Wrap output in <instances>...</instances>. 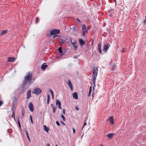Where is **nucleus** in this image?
<instances>
[{
  "instance_id": "4be33fe9",
  "label": "nucleus",
  "mask_w": 146,
  "mask_h": 146,
  "mask_svg": "<svg viewBox=\"0 0 146 146\" xmlns=\"http://www.w3.org/2000/svg\"><path fill=\"white\" fill-rule=\"evenodd\" d=\"M7 31L8 30H3L1 34V35H5Z\"/></svg>"
},
{
  "instance_id": "393cba45",
  "label": "nucleus",
  "mask_w": 146,
  "mask_h": 146,
  "mask_svg": "<svg viewBox=\"0 0 146 146\" xmlns=\"http://www.w3.org/2000/svg\"><path fill=\"white\" fill-rule=\"evenodd\" d=\"M56 106L61 105V103L60 101L58 100H56Z\"/></svg>"
},
{
  "instance_id": "c9c22d12",
  "label": "nucleus",
  "mask_w": 146,
  "mask_h": 146,
  "mask_svg": "<svg viewBox=\"0 0 146 146\" xmlns=\"http://www.w3.org/2000/svg\"><path fill=\"white\" fill-rule=\"evenodd\" d=\"M56 125L58 126H59L60 125V123H59V122H58V121H56Z\"/></svg>"
},
{
  "instance_id": "ea45409f",
  "label": "nucleus",
  "mask_w": 146,
  "mask_h": 146,
  "mask_svg": "<svg viewBox=\"0 0 146 146\" xmlns=\"http://www.w3.org/2000/svg\"><path fill=\"white\" fill-rule=\"evenodd\" d=\"M25 113V111H22V116H23L24 115V114Z\"/></svg>"
},
{
  "instance_id": "052dcab7",
  "label": "nucleus",
  "mask_w": 146,
  "mask_h": 146,
  "mask_svg": "<svg viewBox=\"0 0 146 146\" xmlns=\"http://www.w3.org/2000/svg\"><path fill=\"white\" fill-rule=\"evenodd\" d=\"M61 43H64V42L63 41H62L61 42Z\"/></svg>"
},
{
  "instance_id": "864d4df0",
  "label": "nucleus",
  "mask_w": 146,
  "mask_h": 146,
  "mask_svg": "<svg viewBox=\"0 0 146 146\" xmlns=\"http://www.w3.org/2000/svg\"><path fill=\"white\" fill-rule=\"evenodd\" d=\"M19 127L21 129V124H19Z\"/></svg>"
},
{
  "instance_id": "20e7f679",
  "label": "nucleus",
  "mask_w": 146,
  "mask_h": 146,
  "mask_svg": "<svg viewBox=\"0 0 146 146\" xmlns=\"http://www.w3.org/2000/svg\"><path fill=\"white\" fill-rule=\"evenodd\" d=\"M60 31L59 29H54L50 31V33L48 35L49 36L51 35H56V34H59L60 33Z\"/></svg>"
},
{
  "instance_id": "37998d69",
  "label": "nucleus",
  "mask_w": 146,
  "mask_h": 146,
  "mask_svg": "<svg viewBox=\"0 0 146 146\" xmlns=\"http://www.w3.org/2000/svg\"><path fill=\"white\" fill-rule=\"evenodd\" d=\"M75 108L76 110H79V109L78 106H76L75 107Z\"/></svg>"
},
{
  "instance_id": "2eb2a0df",
  "label": "nucleus",
  "mask_w": 146,
  "mask_h": 146,
  "mask_svg": "<svg viewBox=\"0 0 146 146\" xmlns=\"http://www.w3.org/2000/svg\"><path fill=\"white\" fill-rule=\"evenodd\" d=\"M114 133H110L108 135H106L107 137L109 138L110 139H111L112 138V137H113L114 135Z\"/></svg>"
},
{
  "instance_id": "8fccbe9b",
  "label": "nucleus",
  "mask_w": 146,
  "mask_h": 146,
  "mask_svg": "<svg viewBox=\"0 0 146 146\" xmlns=\"http://www.w3.org/2000/svg\"><path fill=\"white\" fill-rule=\"evenodd\" d=\"M145 19L144 20V23H146V16H145Z\"/></svg>"
},
{
  "instance_id": "473e14b6",
  "label": "nucleus",
  "mask_w": 146,
  "mask_h": 146,
  "mask_svg": "<svg viewBox=\"0 0 146 146\" xmlns=\"http://www.w3.org/2000/svg\"><path fill=\"white\" fill-rule=\"evenodd\" d=\"M39 20V18L38 17L36 18V22H35L36 23H37L38 22Z\"/></svg>"
},
{
  "instance_id": "0eeeda50",
  "label": "nucleus",
  "mask_w": 146,
  "mask_h": 146,
  "mask_svg": "<svg viewBox=\"0 0 146 146\" xmlns=\"http://www.w3.org/2000/svg\"><path fill=\"white\" fill-rule=\"evenodd\" d=\"M110 45L108 43H105L104 45L103 50L106 52H107L110 47Z\"/></svg>"
},
{
  "instance_id": "4468645a",
  "label": "nucleus",
  "mask_w": 146,
  "mask_h": 146,
  "mask_svg": "<svg viewBox=\"0 0 146 146\" xmlns=\"http://www.w3.org/2000/svg\"><path fill=\"white\" fill-rule=\"evenodd\" d=\"M73 97L76 100H78V94L77 92H74L73 93Z\"/></svg>"
},
{
  "instance_id": "6e6552de",
  "label": "nucleus",
  "mask_w": 146,
  "mask_h": 146,
  "mask_svg": "<svg viewBox=\"0 0 146 146\" xmlns=\"http://www.w3.org/2000/svg\"><path fill=\"white\" fill-rule=\"evenodd\" d=\"M82 31L86 32V33H87L88 31L89 30V28L88 27H87L84 24L82 27Z\"/></svg>"
},
{
  "instance_id": "c756f323",
  "label": "nucleus",
  "mask_w": 146,
  "mask_h": 146,
  "mask_svg": "<svg viewBox=\"0 0 146 146\" xmlns=\"http://www.w3.org/2000/svg\"><path fill=\"white\" fill-rule=\"evenodd\" d=\"M86 32H85L84 31H82V36H86L85 33Z\"/></svg>"
},
{
  "instance_id": "7ed1b4c3",
  "label": "nucleus",
  "mask_w": 146,
  "mask_h": 146,
  "mask_svg": "<svg viewBox=\"0 0 146 146\" xmlns=\"http://www.w3.org/2000/svg\"><path fill=\"white\" fill-rule=\"evenodd\" d=\"M28 84H27L24 83L23 82V83L22 84V86L20 88V90L21 91H20V93H23L26 90L27 88L28 87Z\"/></svg>"
},
{
  "instance_id": "f3484780",
  "label": "nucleus",
  "mask_w": 146,
  "mask_h": 146,
  "mask_svg": "<svg viewBox=\"0 0 146 146\" xmlns=\"http://www.w3.org/2000/svg\"><path fill=\"white\" fill-rule=\"evenodd\" d=\"M47 66V65L45 64L44 63L41 65V68L43 70H44Z\"/></svg>"
},
{
  "instance_id": "dca6fc26",
  "label": "nucleus",
  "mask_w": 146,
  "mask_h": 146,
  "mask_svg": "<svg viewBox=\"0 0 146 146\" xmlns=\"http://www.w3.org/2000/svg\"><path fill=\"white\" fill-rule=\"evenodd\" d=\"M71 29L73 32H75L77 31L76 26V25H74V26L72 27L71 28Z\"/></svg>"
},
{
  "instance_id": "680f3d73",
  "label": "nucleus",
  "mask_w": 146,
  "mask_h": 146,
  "mask_svg": "<svg viewBox=\"0 0 146 146\" xmlns=\"http://www.w3.org/2000/svg\"><path fill=\"white\" fill-rule=\"evenodd\" d=\"M100 146H104L103 145H101Z\"/></svg>"
},
{
  "instance_id": "4d7b16f0",
  "label": "nucleus",
  "mask_w": 146,
  "mask_h": 146,
  "mask_svg": "<svg viewBox=\"0 0 146 146\" xmlns=\"http://www.w3.org/2000/svg\"><path fill=\"white\" fill-rule=\"evenodd\" d=\"M93 42H94V40H93L92 42V45H93Z\"/></svg>"
},
{
  "instance_id": "bb28decb",
  "label": "nucleus",
  "mask_w": 146,
  "mask_h": 146,
  "mask_svg": "<svg viewBox=\"0 0 146 146\" xmlns=\"http://www.w3.org/2000/svg\"><path fill=\"white\" fill-rule=\"evenodd\" d=\"M12 111V117L13 118H14V119L15 120V112L13 111Z\"/></svg>"
},
{
  "instance_id": "13d9d810",
  "label": "nucleus",
  "mask_w": 146,
  "mask_h": 146,
  "mask_svg": "<svg viewBox=\"0 0 146 146\" xmlns=\"http://www.w3.org/2000/svg\"><path fill=\"white\" fill-rule=\"evenodd\" d=\"M46 146H50L49 144H48Z\"/></svg>"
},
{
  "instance_id": "e2e57ef3",
  "label": "nucleus",
  "mask_w": 146,
  "mask_h": 146,
  "mask_svg": "<svg viewBox=\"0 0 146 146\" xmlns=\"http://www.w3.org/2000/svg\"><path fill=\"white\" fill-rule=\"evenodd\" d=\"M56 146H57V145H56Z\"/></svg>"
},
{
  "instance_id": "f704fd0d",
  "label": "nucleus",
  "mask_w": 146,
  "mask_h": 146,
  "mask_svg": "<svg viewBox=\"0 0 146 146\" xmlns=\"http://www.w3.org/2000/svg\"><path fill=\"white\" fill-rule=\"evenodd\" d=\"M17 123L18 124V125L20 124V122L19 121V117L17 118Z\"/></svg>"
},
{
  "instance_id": "c03bdc74",
  "label": "nucleus",
  "mask_w": 146,
  "mask_h": 146,
  "mask_svg": "<svg viewBox=\"0 0 146 146\" xmlns=\"http://www.w3.org/2000/svg\"><path fill=\"white\" fill-rule=\"evenodd\" d=\"M58 108L59 109H62L61 107V105H59L58 106Z\"/></svg>"
},
{
  "instance_id": "f03ea898",
  "label": "nucleus",
  "mask_w": 146,
  "mask_h": 146,
  "mask_svg": "<svg viewBox=\"0 0 146 146\" xmlns=\"http://www.w3.org/2000/svg\"><path fill=\"white\" fill-rule=\"evenodd\" d=\"M98 72V68L96 67V68H94L93 70V73L92 75V80L94 82V84L95 85L96 82V77Z\"/></svg>"
},
{
  "instance_id": "e433bc0d",
  "label": "nucleus",
  "mask_w": 146,
  "mask_h": 146,
  "mask_svg": "<svg viewBox=\"0 0 146 146\" xmlns=\"http://www.w3.org/2000/svg\"><path fill=\"white\" fill-rule=\"evenodd\" d=\"M50 92L51 95L53 94H54L52 90L51 89H50Z\"/></svg>"
},
{
  "instance_id": "7c9ffc66",
  "label": "nucleus",
  "mask_w": 146,
  "mask_h": 146,
  "mask_svg": "<svg viewBox=\"0 0 146 146\" xmlns=\"http://www.w3.org/2000/svg\"><path fill=\"white\" fill-rule=\"evenodd\" d=\"M30 119L31 120V122L33 124V120L32 117V116H30Z\"/></svg>"
},
{
  "instance_id": "79ce46f5",
  "label": "nucleus",
  "mask_w": 146,
  "mask_h": 146,
  "mask_svg": "<svg viewBox=\"0 0 146 146\" xmlns=\"http://www.w3.org/2000/svg\"><path fill=\"white\" fill-rule=\"evenodd\" d=\"M72 130L73 131V133L74 134L75 133V131H76L75 129L74 128H72Z\"/></svg>"
},
{
  "instance_id": "423d86ee",
  "label": "nucleus",
  "mask_w": 146,
  "mask_h": 146,
  "mask_svg": "<svg viewBox=\"0 0 146 146\" xmlns=\"http://www.w3.org/2000/svg\"><path fill=\"white\" fill-rule=\"evenodd\" d=\"M18 101V99L15 98L13 100V103L12 105L11 111H15V109L16 107V104Z\"/></svg>"
},
{
  "instance_id": "f257e3e1",
  "label": "nucleus",
  "mask_w": 146,
  "mask_h": 146,
  "mask_svg": "<svg viewBox=\"0 0 146 146\" xmlns=\"http://www.w3.org/2000/svg\"><path fill=\"white\" fill-rule=\"evenodd\" d=\"M32 74L30 72H29L24 76L23 82L24 83L27 84L29 85H31L35 80V79H32Z\"/></svg>"
},
{
  "instance_id": "4c0bfd02",
  "label": "nucleus",
  "mask_w": 146,
  "mask_h": 146,
  "mask_svg": "<svg viewBox=\"0 0 146 146\" xmlns=\"http://www.w3.org/2000/svg\"><path fill=\"white\" fill-rule=\"evenodd\" d=\"M3 104V102L2 100L0 101V106Z\"/></svg>"
},
{
  "instance_id": "c85d7f7f",
  "label": "nucleus",
  "mask_w": 146,
  "mask_h": 146,
  "mask_svg": "<svg viewBox=\"0 0 146 146\" xmlns=\"http://www.w3.org/2000/svg\"><path fill=\"white\" fill-rule=\"evenodd\" d=\"M61 117L62 118V119L63 121H65L66 119L65 118V117L64 116L63 114L61 115Z\"/></svg>"
},
{
  "instance_id": "39448f33",
  "label": "nucleus",
  "mask_w": 146,
  "mask_h": 146,
  "mask_svg": "<svg viewBox=\"0 0 146 146\" xmlns=\"http://www.w3.org/2000/svg\"><path fill=\"white\" fill-rule=\"evenodd\" d=\"M42 92V90L39 88H34L32 93L35 94L36 95L40 94Z\"/></svg>"
},
{
  "instance_id": "9d476101",
  "label": "nucleus",
  "mask_w": 146,
  "mask_h": 146,
  "mask_svg": "<svg viewBox=\"0 0 146 146\" xmlns=\"http://www.w3.org/2000/svg\"><path fill=\"white\" fill-rule=\"evenodd\" d=\"M31 90H29L27 92V99L29 100L31 97Z\"/></svg>"
},
{
  "instance_id": "1a4fd4ad",
  "label": "nucleus",
  "mask_w": 146,
  "mask_h": 146,
  "mask_svg": "<svg viewBox=\"0 0 146 146\" xmlns=\"http://www.w3.org/2000/svg\"><path fill=\"white\" fill-rule=\"evenodd\" d=\"M102 42L101 41L98 44V50L99 51V53L100 54H101L102 52Z\"/></svg>"
},
{
  "instance_id": "6ab92c4d",
  "label": "nucleus",
  "mask_w": 146,
  "mask_h": 146,
  "mask_svg": "<svg viewBox=\"0 0 146 146\" xmlns=\"http://www.w3.org/2000/svg\"><path fill=\"white\" fill-rule=\"evenodd\" d=\"M44 130L46 131V132L48 133V131H49V129L45 125H44L43 126Z\"/></svg>"
},
{
  "instance_id": "58836bf2",
  "label": "nucleus",
  "mask_w": 146,
  "mask_h": 146,
  "mask_svg": "<svg viewBox=\"0 0 146 146\" xmlns=\"http://www.w3.org/2000/svg\"><path fill=\"white\" fill-rule=\"evenodd\" d=\"M86 125H87V123L86 122V121H85V123H84V125L83 127V128L84 127V126Z\"/></svg>"
},
{
  "instance_id": "2f4dec72",
  "label": "nucleus",
  "mask_w": 146,
  "mask_h": 146,
  "mask_svg": "<svg viewBox=\"0 0 146 146\" xmlns=\"http://www.w3.org/2000/svg\"><path fill=\"white\" fill-rule=\"evenodd\" d=\"M52 108L53 109V112L54 113H55V110H56L55 108V107H53Z\"/></svg>"
},
{
  "instance_id": "5701e85b",
  "label": "nucleus",
  "mask_w": 146,
  "mask_h": 146,
  "mask_svg": "<svg viewBox=\"0 0 146 146\" xmlns=\"http://www.w3.org/2000/svg\"><path fill=\"white\" fill-rule=\"evenodd\" d=\"M58 50L60 53L64 54V53H63L62 48L61 46H60L58 48Z\"/></svg>"
},
{
  "instance_id": "ddd939ff",
  "label": "nucleus",
  "mask_w": 146,
  "mask_h": 146,
  "mask_svg": "<svg viewBox=\"0 0 146 146\" xmlns=\"http://www.w3.org/2000/svg\"><path fill=\"white\" fill-rule=\"evenodd\" d=\"M68 86H69V87H70V90H73V87H72V83L71 82V81L70 80H68Z\"/></svg>"
},
{
  "instance_id": "f8f14e48",
  "label": "nucleus",
  "mask_w": 146,
  "mask_h": 146,
  "mask_svg": "<svg viewBox=\"0 0 146 146\" xmlns=\"http://www.w3.org/2000/svg\"><path fill=\"white\" fill-rule=\"evenodd\" d=\"M79 42L80 44L82 47L85 43V41L81 38L79 39Z\"/></svg>"
},
{
  "instance_id": "3c124183",
  "label": "nucleus",
  "mask_w": 146,
  "mask_h": 146,
  "mask_svg": "<svg viewBox=\"0 0 146 146\" xmlns=\"http://www.w3.org/2000/svg\"><path fill=\"white\" fill-rule=\"evenodd\" d=\"M77 55H76V56H74L73 57V58H77Z\"/></svg>"
},
{
  "instance_id": "de8ad7c7",
  "label": "nucleus",
  "mask_w": 146,
  "mask_h": 146,
  "mask_svg": "<svg viewBox=\"0 0 146 146\" xmlns=\"http://www.w3.org/2000/svg\"><path fill=\"white\" fill-rule=\"evenodd\" d=\"M58 36V35H55L54 36H53V38H55L56 37V36Z\"/></svg>"
},
{
  "instance_id": "b1692460",
  "label": "nucleus",
  "mask_w": 146,
  "mask_h": 146,
  "mask_svg": "<svg viewBox=\"0 0 146 146\" xmlns=\"http://www.w3.org/2000/svg\"><path fill=\"white\" fill-rule=\"evenodd\" d=\"M47 104H48L49 103L50 100V95L48 94H47Z\"/></svg>"
},
{
  "instance_id": "6e6d98bb",
  "label": "nucleus",
  "mask_w": 146,
  "mask_h": 146,
  "mask_svg": "<svg viewBox=\"0 0 146 146\" xmlns=\"http://www.w3.org/2000/svg\"><path fill=\"white\" fill-rule=\"evenodd\" d=\"M51 107H53V104H51Z\"/></svg>"
},
{
  "instance_id": "a19ab883",
  "label": "nucleus",
  "mask_w": 146,
  "mask_h": 146,
  "mask_svg": "<svg viewBox=\"0 0 146 146\" xmlns=\"http://www.w3.org/2000/svg\"><path fill=\"white\" fill-rule=\"evenodd\" d=\"M76 19L80 23H81V21L78 18H77Z\"/></svg>"
},
{
  "instance_id": "aec40b11",
  "label": "nucleus",
  "mask_w": 146,
  "mask_h": 146,
  "mask_svg": "<svg viewBox=\"0 0 146 146\" xmlns=\"http://www.w3.org/2000/svg\"><path fill=\"white\" fill-rule=\"evenodd\" d=\"M113 117H112V116L111 117L109 118V122L111 123V124L112 125L114 123V122L113 121Z\"/></svg>"
},
{
  "instance_id": "412c9836",
  "label": "nucleus",
  "mask_w": 146,
  "mask_h": 146,
  "mask_svg": "<svg viewBox=\"0 0 146 146\" xmlns=\"http://www.w3.org/2000/svg\"><path fill=\"white\" fill-rule=\"evenodd\" d=\"M25 133L26 134V135L27 136V139H28L29 142H31V140H30V137H29L28 131H27V130H25Z\"/></svg>"
},
{
  "instance_id": "0e129e2a",
  "label": "nucleus",
  "mask_w": 146,
  "mask_h": 146,
  "mask_svg": "<svg viewBox=\"0 0 146 146\" xmlns=\"http://www.w3.org/2000/svg\"><path fill=\"white\" fill-rule=\"evenodd\" d=\"M24 48H25V46H24Z\"/></svg>"
},
{
  "instance_id": "bf43d9fd",
  "label": "nucleus",
  "mask_w": 146,
  "mask_h": 146,
  "mask_svg": "<svg viewBox=\"0 0 146 146\" xmlns=\"http://www.w3.org/2000/svg\"><path fill=\"white\" fill-rule=\"evenodd\" d=\"M123 11V10L122 9H120V11Z\"/></svg>"
},
{
  "instance_id": "603ef678",
  "label": "nucleus",
  "mask_w": 146,
  "mask_h": 146,
  "mask_svg": "<svg viewBox=\"0 0 146 146\" xmlns=\"http://www.w3.org/2000/svg\"><path fill=\"white\" fill-rule=\"evenodd\" d=\"M51 95H52V99H53L54 98V94H52Z\"/></svg>"
},
{
  "instance_id": "a18cd8bd",
  "label": "nucleus",
  "mask_w": 146,
  "mask_h": 146,
  "mask_svg": "<svg viewBox=\"0 0 146 146\" xmlns=\"http://www.w3.org/2000/svg\"><path fill=\"white\" fill-rule=\"evenodd\" d=\"M124 49H125V48H123V50L121 51V52H122L123 53L124 52H125L124 51Z\"/></svg>"
},
{
  "instance_id": "72a5a7b5",
  "label": "nucleus",
  "mask_w": 146,
  "mask_h": 146,
  "mask_svg": "<svg viewBox=\"0 0 146 146\" xmlns=\"http://www.w3.org/2000/svg\"><path fill=\"white\" fill-rule=\"evenodd\" d=\"M116 67V66L115 64H113V67L112 68V70H113L115 69V68Z\"/></svg>"
},
{
  "instance_id": "a211bd4d",
  "label": "nucleus",
  "mask_w": 146,
  "mask_h": 146,
  "mask_svg": "<svg viewBox=\"0 0 146 146\" xmlns=\"http://www.w3.org/2000/svg\"><path fill=\"white\" fill-rule=\"evenodd\" d=\"M8 61L10 62H13L15 60V58L14 57H9L8 58Z\"/></svg>"
},
{
  "instance_id": "09e8293b",
  "label": "nucleus",
  "mask_w": 146,
  "mask_h": 146,
  "mask_svg": "<svg viewBox=\"0 0 146 146\" xmlns=\"http://www.w3.org/2000/svg\"><path fill=\"white\" fill-rule=\"evenodd\" d=\"M63 113L64 114H65V110L64 109H63Z\"/></svg>"
},
{
  "instance_id": "5fc2aeb1",
  "label": "nucleus",
  "mask_w": 146,
  "mask_h": 146,
  "mask_svg": "<svg viewBox=\"0 0 146 146\" xmlns=\"http://www.w3.org/2000/svg\"><path fill=\"white\" fill-rule=\"evenodd\" d=\"M114 2L115 3V4H116V0H114Z\"/></svg>"
},
{
  "instance_id": "cd10ccee",
  "label": "nucleus",
  "mask_w": 146,
  "mask_h": 146,
  "mask_svg": "<svg viewBox=\"0 0 146 146\" xmlns=\"http://www.w3.org/2000/svg\"><path fill=\"white\" fill-rule=\"evenodd\" d=\"M72 43L73 45V46L75 48V49H76V50L77 49V46H76V43H74V42H72Z\"/></svg>"
},
{
  "instance_id": "49530a36",
  "label": "nucleus",
  "mask_w": 146,
  "mask_h": 146,
  "mask_svg": "<svg viewBox=\"0 0 146 146\" xmlns=\"http://www.w3.org/2000/svg\"><path fill=\"white\" fill-rule=\"evenodd\" d=\"M61 123H62L63 125H65V124L63 122V121H61Z\"/></svg>"
},
{
  "instance_id": "a878e982",
  "label": "nucleus",
  "mask_w": 146,
  "mask_h": 146,
  "mask_svg": "<svg viewBox=\"0 0 146 146\" xmlns=\"http://www.w3.org/2000/svg\"><path fill=\"white\" fill-rule=\"evenodd\" d=\"M92 91V86H91L90 87L89 93L88 94V96H89L91 94Z\"/></svg>"
},
{
  "instance_id": "9b49d317",
  "label": "nucleus",
  "mask_w": 146,
  "mask_h": 146,
  "mask_svg": "<svg viewBox=\"0 0 146 146\" xmlns=\"http://www.w3.org/2000/svg\"><path fill=\"white\" fill-rule=\"evenodd\" d=\"M29 109L31 111H33L34 110V107L33 104L30 102L29 105Z\"/></svg>"
}]
</instances>
